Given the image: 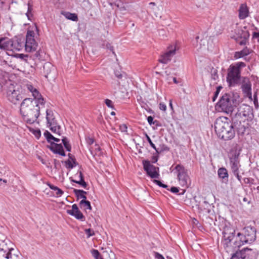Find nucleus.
<instances>
[{
	"label": "nucleus",
	"mask_w": 259,
	"mask_h": 259,
	"mask_svg": "<svg viewBox=\"0 0 259 259\" xmlns=\"http://www.w3.org/2000/svg\"><path fill=\"white\" fill-rule=\"evenodd\" d=\"M256 229L251 226L244 228L243 233H238L235 236V230L226 228L223 231L224 239L222 241L225 248L233 247H239L244 243H251L256 240Z\"/></svg>",
	"instance_id": "f257e3e1"
},
{
	"label": "nucleus",
	"mask_w": 259,
	"mask_h": 259,
	"mask_svg": "<svg viewBox=\"0 0 259 259\" xmlns=\"http://www.w3.org/2000/svg\"><path fill=\"white\" fill-rule=\"evenodd\" d=\"M45 103L43 98L24 99L20 106V113L24 120L28 123H33L39 117L40 109L44 107Z\"/></svg>",
	"instance_id": "f03ea898"
},
{
	"label": "nucleus",
	"mask_w": 259,
	"mask_h": 259,
	"mask_svg": "<svg viewBox=\"0 0 259 259\" xmlns=\"http://www.w3.org/2000/svg\"><path fill=\"white\" fill-rule=\"evenodd\" d=\"M214 129L218 137L224 140H231L235 136L232 122L230 123L227 118L217 119L214 122Z\"/></svg>",
	"instance_id": "7ed1b4c3"
},
{
	"label": "nucleus",
	"mask_w": 259,
	"mask_h": 259,
	"mask_svg": "<svg viewBox=\"0 0 259 259\" xmlns=\"http://www.w3.org/2000/svg\"><path fill=\"white\" fill-rule=\"evenodd\" d=\"M246 66L245 63L239 62L231 64L227 70L226 80L229 87H234L241 83V69Z\"/></svg>",
	"instance_id": "20e7f679"
},
{
	"label": "nucleus",
	"mask_w": 259,
	"mask_h": 259,
	"mask_svg": "<svg viewBox=\"0 0 259 259\" xmlns=\"http://www.w3.org/2000/svg\"><path fill=\"white\" fill-rule=\"evenodd\" d=\"M239 101L234 95L226 93L223 95L217 103V106L221 110L227 113L232 114L234 107L239 104Z\"/></svg>",
	"instance_id": "39448f33"
},
{
	"label": "nucleus",
	"mask_w": 259,
	"mask_h": 259,
	"mask_svg": "<svg viewBox=\"0 0 259 259\" xmlns=\"http://www.w3.org/2000/svg\"><path fill=\"white\" fill-rule=\"evenodd\" d=\"M233 128L236 131L239 136H243L248 133L249 124L246 120L239 119L238 116H233L232 118Z\"/></svg>",
	"instance_id": "423d86ee"
},
{
	"label": "nucleus",
	"mask_w": 259,
	"mask_h": 259,
	"mask_svg": "<svg viewBox=\"0 0 259 259\" xmlns=\"http://www.w3.org/2000/svg\"><path fill=\"white\" fill-rule=\"evenodd\" d=\"M234 35L231 36L240 45H245L248 42L250 34L245 27H236L234 29Z\"/></svg>",
	"instance_id": "0eeeda50"
},
{
	"label": "nucleus",
	"mask_w": 259,
	"mask_h": 259,
	"mask_svg": "<svg viewBox=\"0 0 259 259\" xmlns=\"http://www.w3.org/2000/svg\"><path fill=\"white\" fill-rule=\"evenodd\" d=\"M175 169L177 172V177L180 185L185 188H188L190 184V179L187 170L181 164H177Z\"/></svg>",
	"instance_id": "6e6552de"
},
{
	"label": "nucleus",
	"mask_w": 259,
	"mask_h": 259,
	"mask_svg": "<svg viewBox=\"0 0 259 259\" xmlns=\"http://www.w3.org/2000/svg\"><path fill=\"white\" fill-rule=\"evenodd\" d=\"M233 116H238L239 119L248 122L253 117V109L247 105L242 104L238 108L237 112Z\"/></svg>",
	"instance_id": "1a4fd4ad"
},
{
	"label": "nucleus",
	"mask_w": 259,
	"mask_h": 259,
	"mask_svg": "<svg viewBox=\"0 0 259 259\" xmlns=\"http://www.w3.org/2000/svg\"><path fill=\"white\" fill-rule=\"evenodd\" d=\"M7 95L8 100L14 104H19L24 98L21 88L17 90L10 89L7 92Z\"/></svg>",
	"instance_id": "9d476101"
},
{
	"label": "nucleus",
	"mask_w": 259,
	"mask_h": 259,
	"mask_svg": "<svg viewBox=\"0 0 259 259\" xmlns=\"http://www.w3.org/2000/svg\"><path fill=\"white\" fill-rule=\"evenodd\" d=\"M8 242L10 243V241L6 240V237L2 236L0 238V256L7 259H11L12 258L11 251L13 250V248L8 246Z\"/></svg>",
	"instance_id": "9b49d317"
},
{
	"label": "nucleus",
	"mask_w": 259,
	"mask_h": 259,
	"mask_svg": "<svg viewBox=\"0 0 259 259\" xmlns=\"http://www.w3.org/2000/svg\"><path fill=\"white\" fill-rule=\"evenodd\" d=\"M34 37V32L33 31H27L25 43V50L27 52L35 51L37 48V43Z\"/></svg>",
	"instance_id": "f8f14e48"
},
{
	"label": "nucleus",
	"mask_w": 259,
	"mask_h": 259,
	"mask_svg": "<svg viewBox=\"0 0 259 259\" xmlns=\"http://www.w3.org/2000/svg\"><path fill=\"white\" fill-rule=\"evenodd\" d=\"M143 168L146 172L148 176L151 178H158L159 167L151 164L150 162L148 160H144L142 161Z\"/></svg>",
	"instance_id": "ddd939ff"
},
{
	"label": "nucleus",
	"mask_w": 259,
	"mask_h": 259,
	"mask_svg": "<svg viewBox=\"0 0 259 259\" xmlns=\"http://www.w3.org/2000/svg\"><path fill=\"white\" fill-rule=\"evenodd\" d=\"M7 50L20 51L25 46L23 41H21L20 39H10L7 37Z\"/></svg>",
	"instance_id": "4468645a"
},
{
	"label": "nucleus",
	"mask_w": 259,
	"mask_h": 259,
	"mask_svg": "<svg viewBox=\"0 0 259 259\" xmlns=\"http://www.w3.org/2000/svg\"><path fill=\"white\" fill-rule=\"evenodd\" d=\"M43 73L48 79H54L56 75V68L51 63L46 62L43 66Z\"/></svg>",
	"instance_id": "2eb2a0df"
},
{
	"label": "nucleus",
	"mask_w": 259,
	"mask_h": 259,
	"mask_svg": "<svg viewBox=\"0 0 259 259\" xmlns=\"http://www.w3.org/2000/svg\"><path fill=\"white\" fill-rule=\"evenodd\" d=\"M175 54V47L174 49H168L165 53L160 55L158 59V62L162 64H166L171 61L172 57Z\"/></svg>",
	"instance_id": "dca6fc26"
},
{
	"label": "nucleus",
	"mask_w": 259,
	"mask_h": 259,
	"mask_svg": "<svg viewBox=\"0 0 259 259\" xmlns=\"http://www.w3.org/2000/svg\"><path fill=\"white\" fill-rule=\"evenodd\" d=\"M239 153L236 151L230 157V164L232 171L239 170L241 167L239 158Z\"/></svg>",
	"instance_id": "f3484780"
},
{
	"label": "nucleus",
	"mask_w": 259,
	"mask_h": 259,
	"mask_svg": "<svg viewBox=\"0 0 259 259\" xmlns=\"http://www.w3.org/2000/svg\"><path fill=\"white\" fill-rule=\"evenodd\" d=\"M67 213L72 216H73L77 220H80L81 221H85V217L79 210L78 207L76 204H74L72 205L71 209L67 210Z\"/></svg>",
	"instance_id": "a211bd4d"
},
{
	"label": "nucleus",
	"mask_w": 259,
	"mask_h": 259,
	"mask_svg": "<svg viewBox=\"0 0 259 259\" xmlns=\"http://www.w3.org/2000/svg\"><path fill=\"white\" fill-rule=\"evenodd\" d=\"M253 253L251 249L247 248H244L241 250L237 251L234 253L230 259H248V256Z\"/></svg>",
	"instance_id": "6ab92c4d"
},
{
	"label": "nucleus",
	"mask_w": 259,
	"mask_h": 259,
	"mask_svg": "<svg viewBox=\"0 0 259 259\" xmlns=\"http://www.w3.org/2000/svg\"><path fill=\"white\" fill-rule=\"evenodd\" d=\"M48 148L55 154H58L62 156L66 155L62 144L51 142V145L48 146Z\"/></svg>",
	"instance_id": "aec40b11"
},
{
	"label": "nucleus",
	"mask_w": 259,
	"mask_h": 259,
	"mask_svg": "<svg viewBox=\"0 0 259 259\" xmlns=\"http://www.w3.org/2000/svg\"><path fill=\"white\" fill-rule=\"evenodd\" d=\"M243 83L241 85V89L243 93L246 94L247 96L251 95V84L247 77H243Z\"/></svg>",
	"instance_id": "412c9836"
},
{
	"label": "nucleus",
	"mask_w": 259,
	"mask_h": 259,
	"mask_svg": "<svg viewBox=\"0 0 259 259\" xmlns=\"http://www.w3.org/2000/svg\"><path fill=\"white\" fill-rule=\"evenodd\" d=\"M47 125H56L58 123L53 111L51 109L46 110Z\"/></svg>",
	"instance_id": "4be33fe9"
},
{
	"label": "nucleus",
	"mask_w": 259,
	"mask_h": 259,
	"mask_svg": "<svg viewBox=\"0 0 259 259\" xmlns=\"http://www.w3.org/2000/svg\"><path fill=\"white\" fill-rule=\"evenodd\" d=\"M24 90H27L32 93V95L34 97V99H39V98H42L38 91L32 84L27 83L24 85Z\"/></svg>",
	"instance_id": "5701e85b"
},
{
	"label": "nucleus",
	"mask_w": 259,
	"mask_h": 259,
	"mask_svg": "<svg viewBox=\"0 0 259 259\" xmlns=\"http://www.w3.org/2000/svg\"><path fill=\"white\" fill-rule=\"evenodd\" d=\"M252 52V50L247 47H245L240 51L236 52L234 54L235 59L243 58Z\"/></svg>",
	"instance_id": "b1692460"
},
{
	"label": "nucleus",
	"mask_w": 259,
	"mask_h": 259,
	"mask_svg": "<svg viewBox=\"0 0 259 259\" xmlns=\"http://www.w3.org/2000/svg\"><path fill=\"white\" fill-rule=\"evenodd\" d=\"M219 177L222 179L223 182H226L228 181V173L227 169L225 167L220 168L218 171Z\"/></svg>",
	"instance_id": "393cba45"
},
{
	"label": "nucleus",
	"mask_w": 259,
	"mask_h": 259,
	"mask_svg": "<svg viewBox=\"0 0 259 259\" xmlns=\"http://www.w3.org/2000/svg\"><path fill=\"white\" fill-rule=\"evenodd\" d=\"M248 9L246 6L241 5L239 10V17L240 19H244L248 16Z\"/></svg>",
	"instance_id": "a878e982"
},
{
	"label": "nucleus",
	"mask_w": 259,
	"mask_h": 259,
	"mask_svg": "<svg viewBox=\"0 0 259 259\" xmlns=\"http://www.w3.org/2000/svg\"><path fill=\"white\" fill-rule=\"evenodd\" d=\"M48 127L55 134L61 136V126L58 124L56 123V125H48Z\"/></svg>",
	"instance_id": "bb28decb"
},
{
	"label": "nucleus",
	"mask_w": 259,
	"mask_h": 259,
	"mask_svg": "<svg viewBox=\"0 0 259 259\" xmlns=\"http://www.w3.org/2000/svg\"><path fill=\"white\" fill-rule=\"evenodd\" d=\"M73 193L78 199L80 198H82V200H85L87 199V197L85 195V194L87 193V192L82 190L74 189Z\"/></svg>",
	"instance_id": "cd10ccee"
},
{
	"label": "nucleus",
	"mask_w": 259,
	"mask_h": 259,
	"mask_svg": "<svg viewBox=\"0 0 259 259\" xmlns=\"http://www.w3.org/2000/svg\"><path fill=\"white\" fill-rule=\"evenodd\" d=\"M48 186L55 192L56 197H60L64 193V192L57 186L50 183H48Z\"/></svg>",
	"instance_id": "c85d7f7f"
},
{
	"label": "nucleus",
	"mask_w": 259,
	"mask_h": 259,
	"mask_svg": "<svg viewBox=\"0 0 259 259\" xmlns=\"http://www.w3.org/2000/svg\"><path fill=\"white\" fill-rule=\"evenodd\" d=\"M62 14L68 20L73 21H77L78 20L77 15L75 13H71L70 12H63Z\"/></svg>",
	"instance_id": "c756f323"
},
{
	"label": "nucleus",
	"mask_w": 259,
	"mask_h": 259,
	"mask_svg": "<svg viewBox=\"0 0 259 259\" xmlns=\"http://www.w3.org/2000/svg\"><path fill=\"white\" fill-rule=\"evenodd\" d=\"M62 142L64 146V148L66 150V151L68 152H70L71 150V145L69 143V140L68 139L64 136L62 137Z\"/></svg>",
	"instance_id": "7c9ffc66"
},
{
	"label": "nucleus",
	"mask_w": 259,
	"mask_h": 259,
	"mask_svg": "<svg viewBox=\"0 0 259 259\" xmlns=\"http://www.w3.org/2000/svg\"><path fill=\"white\" fill-rule=\"evenodd\" d=\"M7 37H0V49L3 50H7Z\"/></svg>",
	"instance_id": "2f4dec72"
},
{
	"label": "nucleus",
	"mask_w": 259,
	"mask_h": 259,
	"mask_svg": "<svg viewBox=\"0 0 259 259\" xmlns=\"http://www.w3.org/2000/svg\"><path fill=\"white\" fill-rule=\"evenodd\" d=\"M79 204L81 206H82L84 209H88L89 210H92V206L91 205V203L89 201L85 200H81L79 202Z\"/></svg>",
	"instance_id": "473e14b6"
},
{
	"label": "nucleus",
	"mask_w": 259,
	"mask_h": 259,
	"mask_svg": "<svg viewBox=\"0 0 259 259\" xmlns=\"http://www.w3.org/2000/svg\"><path fill=\"white\" fill-rule=\"evenodd\" d=\"M44 135L48 142L50 144L51 142H53L52 140L54 139L53 138H54V137L49 131H46L44 133Z\"/></svg>",
	"instance_id": "72a5a7b5"
},
{
	"label": "nucleus",
	"mask_w": 259,
	"mask_h": 259,
	"mask_svg": "<svg viewBox=\"0 0 259 259\" xmlns=\"http://www.w3.org/2000/svg\"><path fill=\"white\" fill-rule=\"evenodd\" d=\"M27 5H28V9H27V12L26 13V15L28 20H31V18L32 17V16H33L32 13V5L30 3H28Z\"/></svg>",
	"instance_id": "f704fd0d"
},
{
	"label": "nucleus",
	"mask_w": 259,
	"mask_h": 259,
	"mask_svg": "<svg viewBox=\"0 0 259 259\" xmlns=\"http://www.w3.org/2000/svg\"><path fill=\"white\" fill-rule=\"evenodd\" d=\"M149 9L150 13H154V15H155V16L157 17V15L156 14V12H155V10L157 9V8L155 7L156 4L154 2H150L149 4Z\"/></svg>",
	"instance_id": "c9c22d12"
},
{
	"label": "nucleus",
	"mask_w": 259,
	"mask_h": 259,
	"mask_svg": "<svg viewBox=\"0 0 259 259\" xmlns=\"http://www.w3.org/2000/svg\"><path fill=\"white\" fill-rule=\"evenodd\" d=\"M91 253L95 259H103L102 255H101V254L100 253L98 250L93 249L91 250Z\"/></svg>",
	"instance_id": "e433bc0d"
},
{
	"label": "nucleus",
	"mask_w": 259,
	"mask_h": 259,
	"mask_svg": "<svg viewBox=\"0 0 259 259\" xmlns=\"http://www.w3.org/2000/svg\"><path fill=\"white\" fill-rule=\"evenodd\" d=\"M18 57L22 60H24L27 63L29 62V61L31 59V57H29L28 55H25L23 54H18Z\"/></svg>",
	"instance_id": "4c0bfd02"
},
{
	"label": "nucleus",
	"mask_w": 259,
	"mask_h": 259,
	"mask_svg": "<svg viewBox=\"0 0 259 259\" xmlns=\"http://www.w3.org/2000/svg\"><path fill=\"white\" fill-rule=\"evenodd\" d=\"M70 179L71 182L79 184L84 188H86L87 187V183L85 182L84 180H82V181H76L71 178Z\"/></svg>",
	"instance_id": "58836bf2"
},
{
	"label": "nucleus",
	"mask_w": 259,
	"mask_h": 259,
	"mask_svg": "<svg viewBox=\"0 0 259 259\" xmlns=\"http://www.w3.org/2000/svg\"><path fill=\"white\" fill-rule=\"evenodd\" d=\"M103 48H105L107 49H109L110 51H111L112 53L114 54V55H115V53L114 51V48L113 46H112L111 45V44L108 42H106L105 43H104L103 45Z\"/></svg>",
	"instance_id": "ea45409f"
},
{
	"label": "nucleus",
	"mask_w": 259,
	"mask_h": 259,
	"mask_svg": "<svg viewBox=\"0 0 259 259\" xmlns=\"http://www.w3.org/2000/svg\"><path fill=\"white\" fill-rule=\"evenodd\" d=\"M211 78L214 80L218 79L219 76L218 74V70L215 69H212L211 71Z\"/></svg>",
	"instance_id": "a19ab883"
},
{
	"label": "nucleus",
	"mask_w": 259,
	"mask_h": 259,
	"mask_svg": "<svg viewBox=\"0 0 259 259\" xmlns=\"http://www.w3.org/2000/svg\"><path fill=\"white\" fill-rule=\"evenodd\" d=\"M222 89V86H219L217 88V90H216L215 92H214L213 97H212V100L213 102H214L216 100V99L220 92V91Z\"/></svg>",
	"instance_id": "79ce46f5"
},
{
	"label": "nucleus",
	"mask_w": 259,
	"mask_h": 259,
	"mask_svg": "<svg viewBox=\"0 0 259 259\" xmlns=\"http://www.w3.org/2000/svg\"><path fill=\"white\" fill-rule=\"evenodd\" d=\"M85 233L87 235V238H90L91 236H93L95 235V232L94 230L89 228L86 229L85 230Z\"/></svg>",
	"instance_id": "37998d69"
},
{
	"label": "nucleus",
	"mask_w": 259,
	"mask_h": 259,
	"mask_svg": "<svg viewBox=\"0 0 259 259\" xmlns=\"http://www.w3.org/2000/svg\"><path fill=\"white\" fill-rule=\"evenodd\" d=\"M233 175L236 177L238 181L239 182L241 185H242V182L241 181V176L239 175V170L232 171Z\"/></svg>",
	"instance_id": "c03bdc74"
},
{
	"label": "nucleus",
	"mask_w": 259,
	"mask_h": 259,
	"mask_svg": "<svg viewBox=\"0 0 259 259\" xmlns=\"http://www.w3.org/2000/svg\"><path fill=\"white\" fill-rule=\"evenodd\" d=\"M145 137L146 138V139L148 141V142L149 143L150 145L152 147L153 149H155V144L152 142L151 139H150V137L147 135V134L145 133Z\"/></svg>",
	"instance_id": "a18cd8bd"
},
{
	"label": "nucleus",
	"mask_w": 259,
	"mask_h": 259,
	"mask_svg": "<svg viewBox=\"0 0 259 259\" xmlns=\"http://www.w3.org/2000/svg\"><path fill=\"white\" fill-rule=\"evenodd\" d=\"M154 182L158 186L161 187H162V188H167V185H165V184H163L159 180H154Z\"/></svg>",
	"instance_id": "49530a36"
},
{
	"label": "nucleus",
	"mask_w": 259,
	"mask_h": 259,
	"mask_svg": "<svg viewBox=\"0 0 259 259\" xmlns=\"http://www.w3.org/2000/svg\"><path fill=\"white\" fill-rule=\"evenodd\" d=\"M29 57H31V59L33 60L36 59H37L38 60L40 59V55L39 51L36 52L34 53V54H33L31 56H29Z\"/></svg>",
	"instance_id": "de8ad7c7"
},
{
	"label": "nucleus",
	"mask_w": 259,
	"mask_h": 259,
	"mask_svg": "<svg viewBox=\"0 0 259 259\" xmlns=\"http://www.w3.org/2000/svg\"><path fill=\"white\" fill-rule=\"evenodd\" d=\"M65 163L66 164V166L68 168H72L74 167V165L71 162V161L69 159L65 161Z\"/></svg>",
	"instance_id": "09e8293b"
},
{
	"label": "nucleus",
	"mask_w": 259,
	"mask_h": 259,
	"mask_svg": "<svg viewBox=\"0 0 259 259\" xmlns=\"http://www.w3.org/2000/svg\"><path fill=\"white\" fill-rule=\"evenodd\" d=\"M147 121L150 125H152L153 124V123H158L159 122V121L156 120L154 121L153 117L151 116H149L148 117Z\"/></svg>",
	"instance_id": "8fccbe9b"
},
{
	"label": "nucleus",
	"mask_w": 259,
	"mask_h": 259,
	"mask_svg": "<svg viewBox=\"0 0 259 259\" xmlns=\"http://www.w3.org/2000/svg\"><path fill=\"white\" fill-rule=\"evenodd\" d=\"M105 103L109 108H113V102L109 99H106L105 100Z\"/></svg>",
	"instance_id": "3c124183"
},
{
	"label": "nucleus",
	"mask_w": 259,
	"mask_h": 259,
	"mask_svg": "<svg viewBox=\"0 0 259 259\" xmlns=\"http://www.w3.org/2000/svg\"><path fill=\"white\" fill-rule=\"evenodd\" d=\"M254 180L250 178H245L243 179V182L245 184H253Z\"/></svg>",
	"instance_id": "603ef678"
},
{
	"label": "nucleus",
	"mask_w": 259,
	"mask_h": 259,
	"mask_svg": "<svg viewBox=\"0 0 259 259\" xmlns=\"http://www.w3.org/2000/svg\"><path fill=\"white\" fill-rule=\"evenodd\" d=\"M33 134L37 139H38L41 136V132L39 130H34Z\"/></svg>",
	"instance_id": "864d4df0"
},
{
	"label": "nucleus",
	"mask_w": 259,
	"mask_h": 259,
	"mask_svg": "<svg viewBox=\"0 0 259 259\" xmlns=\"http://www.w3.org/2000/svg\"><path fill=\"white\" fill-rule=\"evenodd\" d=\"M127 126L125 124H123L119 125V130L122 132H125L127 131Z\"/></svg>",
	"instance_id": "5fc2aeb1"
},
{
	"label": "nucleus",
	"mask_w": 259,
	"mask_h": 259,
	"mask_svg": "<svg viewBox=\"0 0 259 259\" xmlns=\"http://www.w3.org/2000/svg\"><path fill=\"white\" fill-rule=\"evenodd\" d=\"M86 142L88 144L91 145L94 142V139L93 138L88 137L85 139Z\"/></svg>",
	"instance_id": "6e6d98bb"
},
{
	"label": "nucleus",
	"mask_w": 259,
	"mask_h": 259,
	"mask_svg": "<svg viewBox=\"0 0 259 259\" xmlns=\"http://www.w3.org/2000/svg\"><path fill=\"white\" fill-rule=\"evenodd\" d=\"M162 152L166 151L169 150V148L164 144L160 145V148Z\"/></svg>",
	"instance_id": "4d7b16f0"
},
{
	"label": "nucleus",
	"mask_w": 259,
	"mask_h": 259,
	"mask_svg": "<svg viewBox=\"0 0 259 259\" xmlns=\"http://www.w3.org/2000/svg\"><path fill=\"white\" fill-rule=\"evenodd\" d=\"M155 257L156 259H165L164 257L159 253L155 252H154Z\"/></svg>",
	"instance_id": "13d9d810"
},
{
	"label": "nucleus",
	"mask_w": 259,
	"mask_h": 259,
	"mask_svg": "<svg viewBox=\"0 0 259 259\" xmlns=\"http://www.w3.org/2000/svg\"><path fill=\"white\" fill-rule=\"evenodd\" d=\"M159 109L161 110H162L163 111H165L166 109V106L165 104L163 103H160L159 104Z\"/></svg>",
	"instance_id": "bf43d9fd"
},
{
	"label": "nucleus",
	"mask_w": 259,
	"mask_h": 259,
	"mask_svg": "<svg viewBox=\"0 0 259 259\" xmlns=\"http://www.w3.org/2000/svg\"><path fill=\"white\" fill-rule=\"evenodd\" d=\"M159 156L155 155V154H153V155L152 156V163H156L158 159Z\"/></svg>",
	"instance_id": "052dcab7"
},
{
	"label": "nucleus",
	"mask_w": 259,
	"mask_h": 259,
	"mask_svg": "<svg viewBox=\"0 0 259 259\" xmlns=\"http://www.w3.org/2000/svg\"><path fill=\"white\" fill-rule=\"evenodd\" d=\"M170 191L174 193H177L179 192V190L178 188L176 187H172L170 188Z\"/></svg>",
	"instance_id": "680f3d73"
},
{
	"label": "nucleus",
	"mask_w": 259,
	"mask_h": 259,
	"mask_svg": "<svg viewBox=\"0 0 259 259\" xmlns=\"http://www.w3.org/2000/svg\"><path fill=\"white\" fill-rule=\"evenodd\" d=\"M252 38H258L257 41L259 42V32H254L252 34Z\"/></svg>",
	"instance_id": "e2e57ef3"
},
{
	"label": "nucleus",
	"mask_w": 259,
	"mask_h": 259,
	"mask_svg": "<svg viewBox=\"0 0 259 259\" xmlns=\"http://www.w3.org/2000/svg\"><path fill=\"white\" fill-rule=\"evenodd\" d=\"M114 74H115V76L116 77H117L118 79H120L122 78V75L120 72L115 71Z\"/></svg>",
	"instance_id": "0e129e2a"
},
{
	"label": "nucleus",
	"mask_w": 259,
	"mask_h": 259,
	"mask_svg": "<svg viewBox=\"0 0 259 259\" xmlns=\"http://www.w3.org/2000/svg\"><path fill=\"white\" fill-rule=\"evenodd\" d=\"M156 152H155V154H154L155 155H157L158 156L159 154H160L161 153H162V150H160V148H157L156 147H155V149H154Z\"/></svg>",
	"instance_id": "69168bd1"
},
{
	"label": "nucleus",
	"mask_w": 259,
	"mask_h": 259,
	"mask_svg": "<svg viewBox=\"0 0 259 259\" xmlns=\"http://www.w3.org/2000/svg\"><path fill=\"white\" fill-rule=\"evenodd\" d=\"M68 156L69 157V159L71 161H75V157L74 156H73V155H72L70 153H69L68 154Z\"/></svg>",
	"instance_id": "338daca9"
},
{
	"label": "nucleus",
	"mask_w": 259,
	"mask_h": 259,
	"mask_svg": "<svg viewBox=\"0 0 259 259\" xmlns=\"http://www.w3.org/2000/svg\"><path fill=\"white\" fill-rule=\"evenodd\" d=\"M78 172L79 173V181H82V180H84V177L83 174L81 171H78Z\"/></svg>",
	"instance_id": "774afa93"
}]
</instances>
